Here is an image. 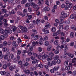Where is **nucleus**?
<instances>
[{
    "mask_svg": "<svg viewBox=\"0 0 76 76\" xmlns=\"http://www.w3.org/2000/svg\"><path fill=\"white\" fill-rule=\"evenodd\" d=\"M18 32L20 33V32H26L27 31V28L26 27H23V26H18Z\"/></svg>",
    "mask_w": 76,
    "mask_h": 76,
    "instance_id": "obj_1",
    "label": "nucleus"
},
{
    "mask_svg": "<svg viewBox=\"0 0 76 76\" xmlns=\"http://www.w3.org/2000/svg\"><path fill=\"white\" fill-rule=\"evenodd\" d=\"M12 30H8L6 29L4 31V37H5V38H7V37L8 36V35L7 34H9V33H10V34H12Z\"/></svg>",
    "mask_w": 76,
    "mask_h": 76,
    "instance_id": "obj_2",
    "label": "nucleus"
},
{
    "mask_svg": "<svg viewBox=\"0 0 76 76\" xmlns=\"http://www.w3.org/2000/svg\"><path fill=\"white\" fill-rule=\"evenodd\" d=\"M73 66V64L71 63H69V65L65 67V70H69L70 69V67H72Z\"/></svg>",
    "mask_w": 76,
    "mask_h": 76,
    "instance_id": "obj_3",
    "label": "nucleus"
},
{
    "mask_svg": "<svg viewBox=\"0 0 76 76\" xmlns=\"http://www.w3.org/2000/svg\"><path fill=\"white\" fill-rule=\"evenodd\" d=\"M50 8L49 7H46L43 10V11L44 12H46L47 11H49V10H50Z\"/></svg>",
    "mask_w": 76,
    "mask_h": 76,
    "instance_id": "obj_4",
    "label": "nucleus"
},
{
    "mask_svg": "<svg viewBox=\"0 0 76 76\" xmlns=\"http://www.w3.org/2000/svg\"><path fill=\"white\" fill-rule=\"evenodd\" d=\"M39 39L40 41L38 43L39 44H40V45H42V44H43L42 41H44V40L43 38L42 37H41Z\"/></svg>",
    "mask_w": 76,
    "mask_h": 76,
    "instance_id": "obj_5",
    "label": "nucleus"
},
{
    "mask_svg": "<svg viewBox=\"0 0 76 76\" xmlns=\"http://www.w3.org/2000/svg\"><path fill=\"white\" fill-rule=\"evenodd\" d=\"M61 15L62 16H64L65 18H66L67 17V13H65L64 11H62L61 12Z\"/></svg>",
    "mask_w": 76,
    "mask_h": 76,
    "instance_id": "obj_6",
    "label": "nucleus"
},
{
    "mask_svg": "<svg viewBox=\"0 0 76 76\" xmlns=\"http://www.w3.org/2000/svg\"><path fill=\"white\" fill-rule=\"evenodd\" d=\"M11 29H12L13 32H15L16 31V30L17 29V28L15 26H12Z\"/></svg>",
    "mask_w": 76,
    "mask_h": 76,
    "instance_id": "obj_7",
    "label": "nucleus"
},
{
    "mask_svg": "<svg viewBox=\"0 0 76 76\" xmlns=\"http://www.w3.org/2000/svg\"><path fill=\"white\" fill-rule=\"evenodd\" d=\"M67 55L69 57H70L71 58H73L74 57V55L72 54H71L70 53H68Z\"/></svg>",
    "mask_w": 76,
    "mask_h": 76,
    "instance_id": "obj_8",
    "label": "nucleus"
},
{
    "mask_svg": "<svg viewBox=\"0 0 76 76\" xmlns=\"http://www.w3.org/2000/svg\"><path fill=\"white\" fill-rule=\"evenodd\" d=\"M47 57H48V56L46 54H44L43 56H42V58L43 60H45Z\"/></svg>",
    "mask_w": 76,
    "mask_h": 76,
    "instance_id": "obj_9",
    "label": "nucleus"
},
{
    "mask_svg": "<svg viewBox=\"0 0 76 76\" xmlns=\"http://www.w3.org/2000/svg\"><path fill=\"white\" fill-rule=\"evenodd\" d=\"M12 45L13 46L15 47H18V45H16V42L15 41H13L12 42Z\"/></svg>",
    "mask_w": 76,
    "mask_h": 76,
    "instance_id": "obj_10",
    "label": "nucleus"
},
{
    "mask_svg": "<svg viewBox=\"0 0 76 76\" xmlns=\"http://www.w3.org/2000/svg\"><path fill=\"white\" fill-rule=\"evenodd\" d=\"M65 23H66V25L70 24V20L69 19H68L67 20H65L64 21Z\"/></svg>",
    "mask_w": 76,
    "mask_h": 76,
    "instance_id": "obj_11",
    "label": "nucleus"
},
{
    "mask_svg": "<svg viewBox=\"0 0 76 76\" xmlns=\"http://www.w3.org/2000/svg\"><path fill=\"white\" fill-rule=\"evenodd\" d=\"M16 66H14V67L12 66H10L9 67V69H10V70L11 71H12V70H13V69H15L16 68Z\"/></svg>",
    "mask_w": 76,
    "mask_h": 76,
    "instance_id": "obj_12",
    "label": "nucleus"
},
{
    "mask_svg": "<svg viewBox=\"0 0 76 76\" xmlns=\"http://www.w3.org/2000/svg\"><path fill=\"white\" fill-rule=\"evenodd\" d=\"M39 9V8H38L36 10V15L37 16H39V15H40V12L39 11H38Z\"/></svg>",
    "mask_w": 76,
    "mask_h": 76,
    "instance_id": "obj_13",
    "label": "nucleus"
},
{
    "mask_svg": "<svg viewBox=\"0 0 76 76\" xmlns=\"http://www.w3.org/2000/svg\"><path fill=\"white\" fill-rule=\"evenodd\" d=\"M40 22H41V21H40V20H39V19H37L36 21V23L37 24V25H39V24L40 23Z\"/></svg>",
    "mask_w": 76,
    "mask_h": 76,
    "instance_id": "obj_14",
    "label": "nucleus"
},
{
    "mask_svg": "<svg viewBox=\"0 0 76 76\" xmlns=\"http://www.w3.org/2000/svg\"><path fill=\"white\" fill-rule=\"evenodd\" d=\"M55 21L56 22V23H59V24H62L63 23V22H62V21H60V22L59 21V20H58V19L56 20Z\"/></svg>",
    "mask_w": 76,
    "mask_h": 76,
    "instance_id": "obj_15",
    "label": "nucleus"
},
{
    "mask_svg": "<svg viewBox=\"0 0 76 76\" xmlns=\"http://www.w3.org/2000/svg\"><path fill=\"white\" fill-rule=\"evenodd\" d=\"M37 57L39 59H41V58H42V54H38Z\"/></svg>",
    "mask_w": 76,
    "mask_h": 76,
    "instance_id": "obj_16",
    "label": "nucleus"
},
{
    "mask_svg": "<svg viewBox=\"0 0 76 76\" xmlns=\"http://www.w3.org/2000/svg\"><path fill=\"white\" fill-rule=\"evenodd\" d=\"M38 62V61L37 59H35L32 61V64H35V63H37Z\"/></svg>",
    "mask_w": 76,
    "mask_h": 76,
    "instance_id": "obj_17",
    "label": "nucleus"
},
{
    "mask_svg": "<svg viewBox=\"0 0 76 76\" xmlns=\"http://www.w3.org/2000/svg\"><path fill=\"white\" fill-rule=\"evenodd\" d=\"M15 56H14V55L12 53H11L10 54L9 57L10 58H11V59H12L13 58H14V57Z\"/></svg>",
    "mask_w": 76,
    "mask_h": 76,
    "instance_id": "obj_18",
    "label": "nucleus"
},
{
    "mask_svg": "<svg viewBox=\"0 0 76 76\" xmlns=\"http://www.w3.org/2000/svg\"><path fill=\"white\" fill-rule=\"evenodd\" d=\"M4 39V36L3 35H1L0 36V42H1V40H3Z\"/></svg>",
    "mask_w": 76,
    "mask_h": 76,
    "instance_id": "obj_19",
    "label": "nucleus"
},
{
    "mask_svg": "<svg viewBox=\"0 0 76 76\" xmlns=\"http://www.w3.org/2000/svg\"><path fill=\"white\" fill-rule=\"evenodd\" d=\"M27 53H28V56H31L32 54V52H31V50H28L27 52Z\"/></svg>",
    "mask_w": 76,
    "mask_h": 76,
    "instance_id": "obj_20",
    "label": "nucleus"
},
{
    "mask_svg": "<svg viewBox=\"0 0 76 76\" xmlns=\"http://www.w3.org/2000/svg\"><path fill=\"white\" fill-rule=\"evenodd\" d=\"M71 29L72 30H75V31H76V27L74 25H72L71 27Z\"/></svg>",
    "mask_w": 76,
    "mask_h": 76,
    "instance_id": "obj_21",
    "label": "nucleus"
},
{
    "mask_svg": "<svg viewBox=\"0 0 76 76\" xmlns=\"http://www.w3.org/2000/svg\"><path fill=\"white\" fill-rule=\"evenodd\" d=\"M27 1V0H22V1L21 2V3L22 4H24L26 3V2Z\"/></svg>",
    "mask_w": 76,
    "mask_h": 76,
    "instance_id": "obj_22",
    "label": "nucleus"
},
{
    "mask_svg": "<svg viewBox=\"0 0 76 76\" xmlns=\"http://www.w3.org/2000/svg\"><path fill=\"white\" fill-rule=\"evenodd\" d=\"M0 33L1 34H3L4 33V31L3 29L1 28H0Z\"/></svg>",
    "mask_w": 76,
    "mask_h": 76,
    "instance_id": "obj_23",
    "label": "nucleus"
},
{
    "mask_svg": "<svg viewBox=\"0 0 76 76\" xmlns=\"http://www.w3.org/2000/svg\"><path fill=\"white\" fill-rule=\"evenodd\" d=\"M65 19L64 17L63 16H61L60 17V20L61 21L64 20Z\"/></svg>",
    "mask_w": 76,
    "mask_h": 76,
    "instance_id": "obj_24",
    "label": "nucleus"
},
{
    "mask_svg": "<svg viewBox=\"0 0 76 76\" xmlns=\"http://www.w3.org/2000/svg\"><path fill=\"white\" fill-rule=\"evenodd\" d=\"M58 44V40H55L54 42V44L55 45H57Z\"/></svg>",
    "mask_w": 76,
    "mask_h": 76,
    "instance_id": "obj_25",
    "label": "nucleus"
},
{
    "mask_svg": "<svg viewBox=\"0 0 76 76\" xmlns=\"http://www.w3.org/2000/svg\"><path fill=\"white\" fill-rule=\"evenodd\" d=\"M31 4L29 3H27L25 4V7H28L29 6H30Z\"/></svg>",
    "mask_w": 76,
    "mask_h": 76,
    "instance_id": "obj_26",
    "label": "nucleus"
},
{
    "mask_svg": "<svg viewBox=\"0 0 76 76\" xmlns=\"http://www.w3.org/2000/svg\"><path fill=\"white\" fill-rule=\"evenodd\" d=\"M4 52H6V51H8V49H7V48H4L2 50Z\"/></svg>",
    "mask_w": 76,
    "mask_h": 76,
    "instance_id": "obj_27",
    "label": "nucleus"
},
{
    "mask_svg": "<svg viewBox=\"0 0 76 76\" xmlns=\"http://www.w3.org/2000/svg\"><path fill=\"white\" fill-rule=\"evenodd\" d=\"M48 58L47 59V61H51V60H52V59H53V58H52V57H51L50 58L48 57Z\"/></svg>",
    "mask_w": 76,
    "mask_h": 76,
    "instance_id": "obj_28",
    "label": "nucleus"
},
{
    "mask_svg": "<svg viewBox=\"0 0 76 76\" xmlns=\"http://www.w3.org/2000/svg\"><path fill=\"white\" fill-rule=\"evenodd\" d=\"M25 72L26 74L27 75H29L30 73V71L29 70H27L26 71H25Z\"/></svg>",
    "mask_w": 76,
    "mask_h": 76,
    "instance_id": "obj_29",
    "label": "nucleus"
},
{
    "mask_svg": "<svg viewBox=\"0 0 76 76\" xmlns=\"http://www.w3.org/2000/svg\"><path fill=\"white\" fill-rule=\"evenodd\" d=\"M56 31V28L55 27H53L52 28L51 31L53 32H55Z\"/></svg>",
    "mask_w": 76,
    "mask_h": 76,
    "instance_id": "obj_30",
    "label": "nucleus"
},
{
    "mask_svg": "<svg viewBox=\"0 0 76 76\" xmlns=\"http://www.w3.org/2000/svg\"><path fill=\"white\" fill-rule=\"evenodd\" d=\"M70 35L71 38H73L74 37V33L73 32H71L70 33Z\"/></svg>",
    "mask_w": 76,
    "mask_h": 76,
    "instance_id": "obj_31",
    "label": "nucleus"
},
{
    "mask_svg": "<svg viewBox=\"0 0 76 76\" xmlns=\"http://www.w3.org/2000/svg\"><path fill=\"white\" fill-rule=\"evenodd\" d=\"M0 73L1 75H5L6 74V72L5 71H1Z\"/></svg>",
    "mask_w": 76,
    "mask_h": 76,
    "instance_id": "obj_32",
    "label": "nucleus"
},
{
    "mask_svg": "<svg viewBox=\"0 0 76 76\" xmlns=\"http://www.w3.org/2000/svg\"><path fill=\"white\" fill-rule=\"evenodd\" d=\"M64 29L65 30H66V29L67 30L68 29H69V26L68 25H67L64 28Z\"/></svg>",
    "mask_w": 76,
    "mask_h": 76,
    "instance_id": "obj_33",
    "label": "nucleus"
},
{
    "mask_svg": "<svg viewBox=\"0 0 76 76\" xmlns=\"http://www.w3.org/2000/svg\"><path fill=\"white\" fill-rule=\"evenodd\" d=\"M2 11L3 13H5L7 12V10L5 9H2Z\"/></svg>",
    "mask_w": 76,
    "mask_h": 76,
    "instance_id": "obj_34",
    "label": "nucleus"
},
{
    "mask_svg": "<svg viewBox=\"0 0 76 76\" xmlns=\"http://www.w3.org/2000/svg\"><path fill=\"white\" fill-rule=\"evenodd\" d=\"M70 19H74L75 15L73 14H72L70 16Z\"/></svg>",
    "mask_w": 76,
    "mask_h": 76,
    "instance_id": "obj_35",
    "label": "nucleus"
},
{
    "mask_svg": "<svg viewBox=\"0 0 76 76\" xmlns=\"http://www.w3.org/2000/svg\"><path fill=\"white\" fill-rule=\"evenodd\" d=\"M3 45L4 46H6L7 45V42L6 41H4L3 42Z\"/></svg>",
    "mask_w": 76,
    "mask_h": 76,
    "instance_id": "obj_36",
    "label": "nucleus"
},
{
    "mask_svg": "<svg viewBox=\"0 0 76 76\" xmlns=\"http://www.w3.org/2000/svg\"><path fill=\"white\" fill-rule=\"evenodd\" d=\"M32 18V16L31 15H29L28 17V19L29 20H31Z\"/></svg>",
    "mask_w": 76,
    "mask_h": 76,
    "instance_id": "obj_37",
    "label": "nucleus"
},
{
    "mask_svg": "<svg viewBox=\"0 0 76 76\" xmlns=\"http://www.w3.org/2000/svg\"><path fill=\"white\" fill-rule=\"evenodd\" d=\"M59 58V56L58 55H56L55 56V57L54 58V60H57V59Z\"/></svg>",
    "mask_w": 76,
    "mask_h": 76,
    "instance_id": "obj_38",
    "label": "nucleus"
},
{
    "mask_svg": "<svg viewBox=\"0 0 76 76\" xmlns=\"http://www.w3.org/2000/svg\"><path fill=\"white\" fill-rule=\"evenodd\" d=\"M54 53L56 54H58V53H59V50H56L54 52Z\"/></svg>",
    "mask_w": 76,
    "mask_h": 76,
    "instance_id": "obj_39",
    "label": "nucleus"
},
{
    "mask_svg": "<svg viewBox=\"0 0 76 76\" xmlns=\"http://www.w3.org/2000/svg\"><path fill=\"white\" fill-rule=\"evenodd\" d=\"M68 6L69 8L71 9L72 7V6H73V5H72V3H69Z\"/></svg>",
    "mask_w": 76,
    "mask_h": 76,
    "instance_id": "obj_40",
    "label": "nucleus"
},
{
    "mask_svg": "<svg viewBox=\"0 0 76 76\" xmlns=\"http://www.w3.org/2000/svg\"><path fill=\"white\" fill-rule=\"evenodd\" d=\"M65 10H68L69 8V5H66L65 6Z\"/></svg>",
    "mask_w": 76,
    "mask_h": 76,
    "instance_id": "obj_41",
    "label": "nucleus"
},
{
    "mask_svg": "<svg viewBox=\"0 0 76 76\" xmlns=\"http://www.w3.org/2000/svg\"><path fill=\"white\" fill-rule=\"evenodd\" d=\"M56 33L58 35H59L61 34V31L58 30L57 32Z\"/></svg>",
    "mask_w": 76,
    "mask_h": 76,
    "instance_id": "obj_42",
    "label": "nucleus"
},
{
    "mask_svg": "<svg viewBox=\"0 0 76 76\" xmlns=\"http://www.w3.org/2000/svg\"><path fill=\"white\" fill-rule=\"evenodd\" d=\"M45 45L46 46H47L49 45V42L48 41H46L45 42Z\"/></svg>",
    "mask_w": 76,
    "mask_h": 76,
    "instance_id": "obj_43",
    "label": "nucleus"
},
{
    "mask_svg": "<svg viewBox=\"0 0 76 76\" xmlns=\"http://www.w3.org/2000/svg\"><path fill=\"white\" fill-rule=\"evenodd\" d=\"M38 5H37V4H34V5L33 6V8H34V9H38L37 8H38Z\"/></svg>",
    "mask_w": 76,
    "mask_h": 76,
    "instance_id": "obj_44",
    "label": "nucleus"
},
{
    "mask_svg": "<svg viewBox=\"0 0 76 76\" xmlns=\"http://www.w3.org/2000/svg\"><path fill=\"white\" fill-rule=\"evenodd\" d=\"M46 26H48V28H50V27H51V25H50V24L49 23H46Z\"/></svg>",
    "mask_w": 76,
    "mask_h": 76,
    "instance_id": "obj_45",
    "label": "nucleus"
},
{
    "mask_svg": "<svg viewBox=\"0 0 76 76\" xmlns=\"http://www.w3.org/2000/svg\"><path fill=\"white\" fill-rule=\"evenodd\" d=\"M52 63L53 64H54V65H56V64H57V62H56V61H55V60H54L52 62Z\"/></svg>",
    "mask_w": 76,
    "mask_h": 76,
    "instance_id": "obj_46",
    "label": "nucleus"
},
{
    "mask_svg": "<svg viewBox=\"0 0 76 76\" xmlns=\"http://www.w3.org/2000/svg\"><path fill=\"white\" fill-rule=\"evenodd\" d=\"M3 67L4 69H7V65L6 64H4L3 65Z\"/></svg>",
    "mask_w": 76,
    "mask_h": 76,
    "instance_id": "obj_47",
    "label": "nucleus"
},
{
    "mask_svg": "<svg viewBox=\"0 0 76 76\" xmlns=\"http://www.w3.org/2000/svg\"><path fill=\"white\" fill-rule=\"evenodd\" d=\"M17 53L18 55H20V53H21V51L20 50H18L17 51Z\"/></svg>",
    "mask_w": 76,
    "mask_h": 76,
    "instance_id": "obj_48",
    "label": "nucleus"
},
{
    "mask_svg": "<svg viewBox=\"0 0 76 76\" xmlns=\"http://www.w3.org/2000/svg\"><path fill=\"white\" fill-rule=\"evenodd\" d=\"M64 65L65 66H67V65H68V61H65L64 62Z\"/></svg>",
    "mask_w": 76,
    "mask_h": 76,
    "instance_id": "obj_49",
    "label": "nucleus"
},
{
    "mask_svg": "<svg viewBox=\"0 0 76 76\" xmlns=\"http://www.w3.org/2000/svg\"><path fill=\"white\" fill-rule=\"evenodd\" d=\"M50 32H49V31L48 30H45V34H49Z\"/></svg>",
    "mask_w": 76,
    "mask_h": 76,
    "instance_id": "obj_50",
    "label": "nucleus"
},
{
    "mask_svg": "<svg viewBox=\"0 0 76 76\" xmlns=\"http://www.w3.org/2000/svg\"><path fill=\"white\" fill-rule=\"evenodd\" d=\"M29 27L30 29H32L33 28V27H34V26H33V24H30Z\"/></svg>",
    "mask_w": 76,
    "mask_h": 76,
    "instance_id": "obj_51",
    "label": "nucleus"
},
{
    "mask_svg": "<svg viewBox=\"0 0 76 76\" xmlns=\"http://www.w3.org/2000/svg\"><path fill=\"white\" fill-rule=\"evenodd\" d=\"M38 51H39V52H41V51H42V49L41 48H38Z\"/></svg>",
    "mask_w": 76,
    "mask_h": 76,
    "instance_id": "obj_52",
    "label": "nucleus"
},
{
    "mask_svg": "<svg viewBox=\"0 0 76 76\" xmlns=\"http://www.w3.org/2000/svg\"><path fill=\"white\" fill-rule=\"evenodd\" d=\"M28 12L30 13H31L32 12V8L31 7H28Z\"/></svg>",
    "mask_w": 76,
    "mask_h": 76,
    "instance_id": "obj_53",
    "label": "nucleus"
},
{
    "mask_svg": "<svg viewBox=\"0 0 76 76\" xmlns=\"http://www.w3.org/2000/svg\"><path fill=\"white\" fill-rule=\"evenodd\" d=\"M48 37L47 36H46L44 38V41H47L48 39Z\"/></svg>",
    "mask_w": 76,
    "mask_h": 76,
    "instance_id": "obj_54",
    "label": "nucleus"
},
{
    "mask_svg": "<svg viewBox=\"0 0 76 76\" xmlns=\"http://www.w3.org/2000/svg\"><path fill=\"white\" fill-rule=\"evenodd\" d=\"M45 4H47V5H48V6H49V2L48 1H45Z\"/></svg>",
    "mask_w": 76,
    "mask_h": 76,
    "instance_id": "obj_55",
    "label": "nucleus"
},
{
    "mask_svg": "<svg viewBox=\"0 0 76 76\" xmlns=\"http://www.w3.org/2000/svg\"><path fill=\"white\" fill-rule=\"evenodd\" d=\"M48 66L50 67H51V66H52V63H51L49 62H48Z\"/></svg>",
    "mask_w": 76,
    "mask_h": 76,
    "instance_id": "obj_56",
    "label": "nucleus"
},
{
    "mask_svg": "<svg viewBox=\"0 0 76 76\" xmlns=\"http://www.w3.org/2000/svg\"><path fill=\"white\" fill-rule=\"evenodd\" d=\"M61 28H62V29L63 28V26L62 25H60V26L59 27V30H60V29H61Z\"/></svg>",
    "mask_w": 76,
    "mask_h": 76,
    "instance_id": "obj_57",
    "label": "nucleus"
},
{
    "mask_svg": "<svg viewBox=\"0 0 76 76\" xmlns=\"http://www.w3.org/2000/svg\"><path fill=\"white\" fill-rule=\"evenodd\" d=\"M74 42H72L70 44V46H71V47H73V45H74Z\"/></svg>",
    "mask_w": 76,
    "mask_h": 76,
    "instance_id": "obj_58",
    "label": "nucleus"
},
{
    "mask_svg": "<svg viewBox=\"0 0 76 76\" xmlns=\"http://www.w3.org/2000/svg\"><path fill=\"white\" fill-rule=\"evenodd\" d=\"M61 63V61L60 59L57 60L56 61V63H58V64H60Z\"/></svg>",
    "mask_w": 76,
    "mask_h": 76,
    "instance_id": "obj_59",
    "label": "nucleus"
},
{
    "mask_svg": "<svg viewBox=\"0 0 76 76\" xmlns=\"http://www.w3.org/2000/svg\"><path fill=\"white\" fill-rule=\"evenodd\" d=\"M11 13L12 14L15 15V10H12L11 12Z\"/></svg>",
    "mask_w": 76,
    "mask_h": 76,
    "instance_id": "obj_60",
    "label": "nucleus"
},
{
    "mask_svg": "<svg viewBox=\"0 0 76 76\" xmlns=\"http://www.w3.org/2000/svg\"><path fill=\"white\" fill-rule=\"evenodd\" d=\"M49 55L51 57H53V56H54V53H53L52 52L50 53H49Z\"/></svg>",
    "mask_w": 76,
    "mask_h": 76,
    "instance_id": "obj_61",
    "label": "nucleus"
},
{
    "mask_svg": "<svg viewBox=\"0 0 76 76\" xmlns=\"http://www.w3.org/2000/svg\"><path fill=\"white\" fill-rule=\"evenodd\" d=\"M50 72L51 73H54V70L53 69H50Z\"/></svg>",
    "mask_w": 76,
    "mask_h": 76,
    "instance_id": "obj_62",
    "label": "nucleus"
},
{
    "mask_svg": "<svg viewBox=\"0 0 76 76\" xmlns=\"http://www.w3.org/2000/svg\"><path fill=\"white\" fill-rule=\"evenodd\" d=\"M42 2L41 1H39V2L38 4V6H41V4H42V2Z\"/></svg>",
    "mask_w": 76,
    "mask_h": 76,
    "instance_id": "obj_63",
    "label": "nucleus"
},
{
    "mask_svg": "<svg viewBox=\"0 0 76 76\" xmlns=\"http://www.w3.org/2000/svg\"><path fill=\"white\" fill-rule=\"evenodd\" d=\"M45 67L46 69H47L48 71L49 70L48 69V65H45Z\"/></svg>",
    "mask_w": 76,
    "mask_h": 76,
    "instance_id": "obj_64",
    "label": "nucleus"
}]
</instances>
